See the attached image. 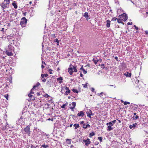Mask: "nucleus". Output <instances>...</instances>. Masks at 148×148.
<instances>
[{
  "label": "nucleus",
  "instance_id": "1",
  "mask_svg": "<svg viewBox=\"0 0 148 148\" xmlns=\"http://www.w3.org/2000/svg\"><path fill=\"white\" fill-rule=\"evenodd\" d=\"M77 68L76 65L73 66L72 64H70V67L68 69V71L70 75H72L74 72H76L77 71Z\"/></svg>",
  "mask_w": 148,
  "mask_h": 148
},
{
  "label": "nucleus",
  "instance_id": "2",
  "mask_svg": "<svg viewBox=\"0 0 148 148\" xmlns=\"http://www.w3.org/2000/svg\"><path fill=\"white\" fill-rule=\"evenodd\" d=\"M27 22V19L25 17L22 18L20 22V24L23 27L25 26Z\"/></svg>",
  "mask_w": 148,
  "mask_h": 148
},
{
  "label": "nucleus",
  "instance_id": "3",
  "mask_svg": "<svg viewBox=\"0 0 148 148\" xmlns=\"http://www.w3.org/2000/svg\"><path fill=\"white\" fill-rule=\"evenodd\" d=\"M119 18L122 19L123 21H125L127 19V15L125 13H123L119 16Z\"/></svg>",
  "mask_w": 148,
  "mask_h": 148
},
{
  "label": "nucleus",
  "instance_id": "4",
  "mask_svg": "<svg viewBox=\"0 0 148 148\" xmlns=\"http://www.w3.org/2000/svg\"><path fill=\"white\" fill-rule=\"evenodd\" d=\"M10 3H8L6 2L5 3L4 2H3L0 5L1 7L4 9L5 8H8L9 7V4Z\"/></svg>",
  "mask_w": 148,
  "mask_h": 148
},
{
  "label": "nucleus",
  "instance_id": "5",
  "mask_svg": "<svg viewBox=\"0 0 148 148\" xmlns=\"http://www.w3.org/2000/svg\"><path fill=\"white\" fill-rule=\"evenodd\" d=\"M24 131L26 134H29L30 133V128L29 126H27L24 129Z\"/></svg>",
  "mask_w": 148,
  "mask_h": 148
},
{
  "label": "nucleus",
  "instance_id": "6",
  "mask_svg": "<svg viewBox=\"0 0 148 148\" xmlns=\"http://www.w3.org/2000/svg\"><path fill=\"white\" fill-rule=\"evenodd\" d=\"M83 142L85 143V145L86 146H88L89 144L90 143V140L88 138L86 140H84Z\"/></svg>",
  "mask_w": 148,
  "mask_h": 148
},
{
  "label": "nucleus",
  "instance_id": "7",
  "mask_svg": "<svg viewBox=\"0 0 148 148\" xmlns=\"http://www.w3.org/2000/svg\"><path fill=\"white\" fill-rule=\"evenodd\" d=\"M65 89L66 90V91L65 92L64 94L66 95H67L69 94L70 93V90L69 88L66 87L65 88Z\"/></svg>",
  "mask_w": 148,
  "mask_h": 148
},
{
  "label": "nucleus",
  "instance_id": "8",
  "mask_svg": "<svg viewBox=\"0 0 148 148\" xmlns=\"http://www.w3.org/2000/svg\"><path fill=\"white\" fill-rule=\"evenodd\" d=\"M88 14V12H86L84 14V16L86 18L87 21H88V19L90 18H88L89 17Z\"/></svg>",
  "mask_w": 148,
  "mask_h": 148
},
{
  "label": "nucleus",
  "instance_id": "9",
  "mask_svg": "<svg viewBox=\"0 0 148 148\" xmlns=\"http://www.w3.org/2000/svg\"><path fill=\"white\" fill-rule=\"evenodd\" d=\"M106 26L108 28L110 27V21L109 20H107L106 21Z\"/></svg>",
  "mask_w": 148,
  "mask_h": 148
},
{
  "label": "nucleus",
  "instance_id": "10",
  "mask_svg": "<svg viewBox=\"0 0 148 148\" xmlns=\"http://www.w3.org/2000/svg\"><path fill=\"white\" fill-rule=\"evenodd\" d=\"M124 75L127 77H130L131 76L132 74L131 73H129L128 72H127L126 73L124 74Z\"/></svg>",
  "mask_w": 148,
  "mask_h": 148
},
{
  "label": "nucleus",
  "instance_id": "11",
  "mask_svg": "<svg viewBox=\"0 0 148 148\" xmlns=\"http://www.w3.org/2000/svg\"><path fill=\"white\" fill-rule=\"evenodd\" d=\"M6 54L9 56H12L13 55V53L9 51H7L6 52Z\"/></svg>",
  "mask_w": 148,
  "mask_h": 148
},
{
  "label": "nucleus",
  "instance_id": "12",
  "mask_svg": "<svg viewBox=\"0 0 148 148\" xmlns=\"http://www.w3.org/2000/svg\"><path fill=\"white\" fill-rule=\"evenodd\" d=\"M77 116H84V113L83 111H81L80 112L78 113Z\"/></svg>",
  "mask_w": 148,
  "mask_h": 148
},
{
  "label": "nucleus",
  "instance_id": "13",
  "mask_svg": "<svg viewBox=\"0 0 148 148\" xmlns=\"http://www.w3.org/2000/svg\"><path fill=\"white\" fill-rule=\"evenodd\" d=\"M137 125V123H135L134 124H133L132 125H130V129H132L133 127H135Z\"/></svg>",
  "mask_w": 148,
  "mask_h": 148
},
{
  "label": "nucleus",
  "instance_id": "14",
  "mask_svg": "<svg viewBox=\"0 0 148 148\" xmlns=\"http://www.w3.org/2000/svg\"><path fill=\"white\" fill-rule=\"evenodd\" d=\"M80 70H81L83 71V73L84 74H86L87 73V71L83 68V66H82L81 67L80 69Z\"/></svg>",
  "mask_w": 148,
  "mask_h": 148
},
{
  "label": "nucleus",
  "instance_id": "15",
  "mask_svg": "<svg viewBox=\"0 0 148 148\" xmlns=\"http://www.w3.org/2000/svg\"><path fill=\"white\" fill-rule=\"evenodd\" d=\"M15 1H14L13 3H12V5L14 6V8L15 9H16L17 8V4L16 3H15Z\"/></svg>",
  "mask_w": 148,
  "mask_h": 148
},
{
  "label": "nucleus",
  "instance_id": "16",
  "mask_svg": "<svg viewBox=\"0 0 148 148\" xmlns=\"http://www.w3.org/2000/svg\"><path fill=\"white\" fill-rule=\"evenodd\" d=\"M73 126L75 127V129H76L79 128V126L78 124H75L73 125Z\"/></svg>",
  "mask_w": 148,
  "mask_h": 148
},
{
  "label": "nucleus",
  "instance_id": "17",
  "mask_svg": "<svg viewBox=\"0 0 148 148\" xmlns=\"http://www.w3.org/2000/svg\"><path fill=\"white\" fill-rule=\"evenodd\" d=\"M113 128L110 125H108V131H110L113 130Z\"/></svg>",
  "mask_w": 148,
  "mask_h": 148
},
{
  "label": "nucleus",
  "instance_id": "18",
  "mask_svg": "<svg viewBox=\"0 0 148 148\" xmlns=\"http://www.w3.org/2000/svg\"><path fill=\"white\" fill-rule=\"evenodd\" d=\"M66 141L67 143L68 144H71V139H66Z\"/></svg>",
  "mask_w": 148,
  "mask_h": 148
},
{
  "label": "nucleus",
  "instance_id": "19",
  "mask_svg": "<svg viewBox=\"0 0 148 148\" xmlns=\"http://www.w3.org/2000/svg\"><path fill=\"white\" fill-rule=\"evenodd\" d=\"M85 126H84L83 127V128L84 129H86L88 127H90V125L89 124H87L86 125H85Z\"/></svg>",
  "mask_w": 148,
  "mask_h": 148
},
{
  "label": "nucleus",
  "instance_id": "20",
  "mask_svg": "<svg viewBox=\"0 0 148 148\" xmlns=\"http://www.w3.org/2000/svg\"><path fill=\"white\" fill-rule=\"evenodd\" d=\"M41 147L44 148H47L49 147V145L44 144L42 145Z\"/></svg>",
  "mask_w": 148,
  "mask_h": 148
},
{
  "label": "nucleus",
  "instance_id": "21",
  "mask_svg": "<svg viewBox=\"0 0 148 148\" xmlns=\"http://www.w3.org/2000/svg\"><path fill=\"white\" fill-rule=\"evenodd\" d=\"M76 103L75 102H73L72 103V108H74L76 106Z\"/></svg>",
  "mask_w": 148,
  "mask_h": 148
},
{
  "label": "nucleus",
  "instance_id": "22",
  "mask_svg": "<svg viewBox=\"0 0 148 148\" xmlns=\"http://www.w3.org/2000/svg\"><path fill=\"white\" fill-rule=\"evenodd\" d=\"M117 22L119 23H122L123 22L122 21V19L119 18V19H117Z\"/></svg>",
  "mask_w": 148,
  "mask_h": 148
},
{
  "label": "nucleus",
  "instance_id": "23",
  "mask_svg": "<svg viewBox=\"0 0 148 148\" xmlns=\"http://www.w3.org/2000/svg\"><path fill=\"white\" fill-rule=\"evenodd\" d=\"M86 113L87 114V116H88L90 118H91V116L90 115V113L89 111H87L86 112Z\"/></svg>",
  "mask_w": 148,
  "mask_h": 148
},
{
  "label": "nucleus",
  "instance_id": "24",
  "mask_svg": "<svg viewBox=\"0 0 148 148\" xmlns=\"http://www.w3.org/2000/svg\"><path fill=\"white\" fill-rule=\"evenodd\" d=\"M95 135V134L93 132H92L90 133V134H89L90 137H91L92 136H93Z\"/></svg>",
  "mask_w": 148,
  "mask_h": 148
},
{
  "label": "nucleus",
  "instance_id": "25",
  "mask_svg": "<svg viewBox=\"0 0 148 148\" xmlns=\"http://www.w3.org/2000/svg\"><path fill=\"white\" fill-rule=\"evenodd\" d=\"M104 94V93L103 92H101L100 93H98L97 95L99 96H100L101 97H102L101 95V94Z\"/></svg>",
  "mask_w": 148,
  "mask_h": 148
},
{
  "label": "nucleus",
  "instance_id": "26",
  "mask_svg": "<svg viewBox=\"0 0 148 148\" xmlns=\"http://www.w3.org/2000/svg\"><path fill=\"white\" fill-rule=\"evenodd\" d=\"M57 80L58 81H59V80L62 81L63 80V78L62 77H60L57 78Z\"/></svg>",
  "mask_w": 148,
  "mask_h": 148
},
{
  "label": "nucleus",
  "instance_id": "27",
  "mask_svg": "<svg viewBox=\"0 0 148 148\" xmlns=\"http://www.w3.org/2000/svg\"><path fill=\"white\" fill-rule=\"evenodd\" d=\"M72 91L73 92H76L77 93H78V91L77 90L75 89H73Z\"/></svg>",
  "mask_w": 148,
  "mask_h": 148
},
{
  "label": "nucleus",
  "instance_id": "28",
  "mask_svg": "<svg viewBox=\"0 0 148 148\" xmlns=\"http://www.w3.org/2000/svg\"><path fill=\"white\" fill-rule=\"evenodd\" d=\"M98 139L99 140L100 142L102 141V138L101 137H98Z\"/></svg>",
  "mask_w": 148,
  "mask_h": 148
},
{
  "label": "nucleus",
  "instance_id": "29",
  "mask_svg": "<svg viewBox=\"0 0 148 148\" xmlns=\"http://www.w3.org/2000/svg\"><path fill=\"white\" fill-rule=\"evenodd\" d=\"M109 124L111 126L113 125L112 122H110L108 123H107L106 124V125H109Z\"/></svg>",
  "mask_w": 148,
  "mask_h": 148
},
{
  "label": "nucleus",
  "instance_id": "30",
  "mask_svg": "<svg viewBox=\"0 0 148 148\" xmlns=\"http://www.w3.org/2000/svg\"><path fill=\"white\" fill-rule=\"evenodd\" d=\"M130 103L129 102L125 101L124 102V105H126L127 104H130Z\"/></svg>",
  "mask_w": 148,
  "mask_h": 148
},
{
  "label": "nucleus",
  "instance_id": "31",
  "mask_svg": "<svg viewBox=\"0 0 148 148\" xmlns=\"http://www.w3.org/2000/svg\"><path fill=\"white\" fill-rule=\"evenodd\" d=\"M89 111L90 113V115L91 116V115L93 116V115H94V113H92V111H91V110L90 109L89 110Z\"/></svg>",
  "mask_w": 148,
  "mask_h": 148
},
{
  "label": "nucleus",
  "instance_id": "32",
  "mask_svg": "<svg viewBox=\"0 0 148 148\" xmlns=\"http://www.w3.org/2000/svg\"><path fill=\"white\" fill-rule=\"evenodd\" d=\"M54 41L55 42H56L58 43H59V41L57 38L54 40Z\"/></svg>",
  "mask_w": 148,
  "mask_h": 148
},
{
  "label": "nucleus",
  "instance_id": "33",
  "mask_svg": "<svg viewBox=\"0 0 148 148\" xmlns=\"http://www.w3.org/2000/svg\"><path fill=\"white\" fill-rule=\"evenodd\" d=\"M117 18L116 17H114V18H113L112 19V20L111 21H116V20H117Z\"/></svg>",
  "mask_w": 148,
  "mask_h": 148
},
{
  "label": "nucleus",
  "instance_id": "34",
  "mask_svg": "<svg viewBox=\"0 0 148 148\" xmlns=\"http://www.w3.org/2000/svg\"><path fill=\"white\" fill-rule=\"evenodd\" d=\"M4 96L6 98L7 100H8V94L4 95Z\"/></svg>",
  "mask_w": 148,
  "mask_h": 148
},
{
  "label": "nucleus",
  "instance_id": "35",
  "mask_svg": "<svg viewBox=\"0 0 148 148\" xmlns=\"http://www.w3.org/2000/svg\"><path fill=\"white\" fill-rule=\"evenodd\" d=\"M8 3H10V1L9 0H4L3 2H4Z\"/></svg>",
  "mask_w": 148,
  "mask_h": 148
},
{
  "label": "nucleus",
  "instance_id": "36",
  "mask_svg": "<svg viewBox=\"0 0 148 148\" xmlns=\"http://www.w3.org/2000/svg\"><path fill=\"white\" fill-rule=\"evenodd\" d=\"M80 124H83V126H85L86 125L85 123H84V121H81L80 123Z\"/></svg>",
  "mask_w": 148,
  "mask_h": 148
},
{
  "label": "nucleus",
  "instance_id": "37",
  "mask_svg": "<svg viewBox=\"0 0 148 148\" xmlns=\"http://www.w3.org/2000/svg\"><path fill=\"white\" fill-rule=\"evenodd\" d=\"M31 93H30L28 95V96H29V97L30 98H32V95L31 94Z\"/></svg>",
  "mask_w": 148,
  "mask_h": 148
},
{
  "label": "nucleus",
  "instance_id": "38",
  "mask_svg": "<svg viewBox=\"0 0 148 148\" xmlns=\"http://www.w3.org/2000/svg\"><path fill=\"white\" fill-rule=\"evenodd\" d=\"M37 147H38V146L37 145L36 147H35L34 146L32 145H31V148H36Z\"/></svg>",
  "mask_w": 148,
  "mask_h": 148
},
{
  "label": "nucleus",
  "instance_id": "39",
  "mask_svg": "<svg viewBox=\"0 0 148 148\" xmlns=\"http://www.w3.org/2000/svg\"><path fill=\"white\" fill-rule=\"evenodd\" d=\"M134 27H135V29L136 30H138V28L137 27L136 25H134Z\"/></svg>",
  "mask_w": 148,
  "mask_h": 148
},
{
  "label": "nucleus",
  "instance_id": "40",
  "mask_svg": "<svg viewBox=\"0 0 148 148\" xmlns=\"http://www.w3.org/2000/svg\"><path fill=\"white\" fill-rule=\"evenodd\" d=\"M34 90H32V89H31V90L30 91V93L31 94H34V92L33 91Z\"/></svg>",
  "mask_w": 148,
  "mask_h": 148
},
{
  "label": "nucleus",
  "instance_id": "41",
  "mask_svg": "<svg viewBox=\"0 0 148 148\" xmlns=\"http://www.w3.org/2000/svg\"><path fill=\"white\" fill-rule=\"evenodd\" d=\"M114 59L116 60L117 61H119L118 59V58L117 56H115L114 57Z\"/></svg>",
  "mask_w": 148,
  "mask_h": 148
},
{
  "label": "nucleus",
  "instance_id": "42",
  "mask_svg": "<svg viewBox=\"0 0 148 148\" xmlns=\"http://www.w3.org/2000/svg\"><path fill=\"white\" fill-rule=\"evenodd\" d=\"M52 71V70L51 69H49V73L50 74H52V73L51 72Z\"/></svg>",
  "mask_w": 148,
  "mask_h": 148
},
{
  "label": "nucleus",
  "instance_id": "43",
  "mask_svg": "<svg viewBox=\"0 0 148 148\" xmlns=\"http://www.w3.org/2000/svg\"><path fill=\"white\" fill-rule=\"evenodd\" d=\"M101 66H102V68L103 69H104L105 68L104 64H102L101 65Z\"/></svg>",
  "mask_w": 148,
  "mask_h": 148
},
{
  "label": "nucleus",
  "instance_id": "44",
  "mask_svg": "<svg viewBox=\"0 0 148 148\" xmlns=\"http://www.w3.org/2000/svg\"><path fill=\"white\" fill-rule=\"evenodd\" d=\"M42 79V81L43 82H46V80L45 79V78H43V79Z\"/></svg>",
  "mask_w": 148,
  "mask_h": 148
},
{
  "label": "nucleus",
  "instance_id": "45",
  "mask_svg": "<svg viewBox=\"0 0 148 148\" xmlns=\"http://www.w3.org/2000/svg\"><path fill=\"white\" fill-rule=\"evenodd\" d=\"M44 75L45 77H47L48 75L47 73L44 74Z\"/></svg>",
  "mask_w": 148,
  "mask_h": 148
},
{
  "label": "nucleus",
  "instance_id": "46",
  "mask_svg": "<svg viewBox=\"0 0 148 148\" xmlns=\"http://www.w3.org/2000/svg\"><path fill=\"white\" fill-rule=\"evenodd\" d=\"M40 85V84L39 82H38L36 84V87H37V86H39Z\"/></svg>",
  "mask_w": 148,
  "mask_h": 148
},
{
  "label": "nucleus",
  "instance_id": "47",
  "mask_svg": "<svg viewBox=\"0 0 148 148\" xmlns=\"http://www.w3.org/2000/svg\"><path fill=\"white\" fill-rule=\"evenodd\" d=\"M132 22H131V23L128 22L127 23V25H132Z\"/></svg>",
  "mask_w": 148,
  "mask_h": 148
},
{
  "label": "nucleus",
  "instance_id": "48",
  "mask_svg": "<svg viewBox=\"0 0 148 148\" xmlns=\"http://www.w3.org/2000/svg\"><path fill=\"white\" fill-rule=\"evenodd\" d=\"M47 120H49V121L51 120L52 121H53V118L51 119L50 118H49L48 119H47Z\"/></svg>",
  "mask_w": 148,
  "mask_h": 148
},
{
  "label": "nucleus",
  "instance_id": "49",
  "mask_svg": "<svg viewBox=\"0 0 148 148\" xmlns=\"http://www.w3.org/2000/svg\"><path fill=\"white\" fill-rule=\"evenodd\" d=\"M65 105H64V104H63L62 106H61V107L62 108H65Z\"/></svg>",
  "mask_w": 148,
  "mask_h": 148
},
{
  "label": "nucleus",
  "instance_id": "50",
  "mask_svg": "<svg viewBox=\"0 0 148 148\" xmlns=\"http://www.w3.org/2000/svg\"><path fill=\"white\" fill-rule=\"evenodd\" d=\"M36 87V85H34L33 86V88L32 89V90H34V89Z\"/></svg>",
  "mask_w": 148,
  "mask_h": 148
},
{
  "label": "nucleus",
  "instance_id": "51",
  "mask_svg": "<svg viewBox=\"0 0 148 148\" xmlns=\"http://www.w3.org/2000/svg\"><path fill=\"white\" fill-rule=\"evenodd\" d=\"M91 90L92 92H94L95 90V89L94 88H91Z\"/></svg>",
  "mask_w": 148,
  "mask_h": 148
},
{
  "label": "nucleus",
  "instance_id": "52",
  "mask_svg": "<svg viewBox=\"0 0 148 148\" xmlns=\"http://www.w3.org/2000/svg\"><path fill=\"white\" fill-rule=\"evenodd\" d=\"M41 77H42V78H43L45 77L44 74H42L41 75Z\"/></svg>",
  "mask_w": 148,
  "mask_h": 148
},
{
  "label": "nucleus",
  "instance_id": "53",
  "mask_svg": "<svg viewBox=\"0 0 148 148\" xmlns=\"http://www.w3.org/2000/svg\"><path fill=\"white\" fill-rule=\"evenodd\" d=\"M139 117V116L138 115H136L135 117V119H138Z\"/></svg>",
  "mask_w": 148,
  "mask_h": 148
},
{
  "label": "nucleus",
  "instance_id": "54",
  "mask_svg": "<svg viewBox=\"0 0 148 148\" xmlns=\"http://www.w3.org/2000/svg\"><path fill=\"white\" fill-rule=\"evenodd\" d=\"M145 32L146 34H148V31L147 30L145 31Z\"/></svg>",
  "mask_w": 148,
  "mask_h": 148
},
{
  "label": "nucleus",
  "instance_id": "55",
  "mask_svg": "<svg viewBox=\"0 0 148 148\" xmlns=\"http://www.w3.org/2000/svg\"><path fill=\"white\" fill-rule=\"evenodd\" d=\"M83 85H84V87L85 88H87V84H86V85H84V84H83Z\"/></svg>",
  "mask_w": 148,
  "mask_h": 148
},
{
  "label": "nucleus",
  "instance_id": "56",
  "mask_svg": "<svg viewBox=\"0 0 148 148\" xmlns=\"http://www.w3.org/2000/svg\"><path fill=\"white\" fill-rule=\"evenodd\" d=\"M116 121V120H115L112 121V123H115Z\"/></svg>",
  "mask_w": 148,
  "mask_h": 148
},
{
  "label": "nucleus",
  "instance_id": "57",
  "mask_svg": "<svg viewBox=\"0 0 148 148\" xmlns=\"http://www.w3.org/2000/svg\"><path fill=\"white\" fill-rule=\"evenodd\" d=\"M37 95L38 96H39L40 95V92H37Z\"/></svg>",
  "mask_w": 148,
  "mask_h": 148
},
{
  "label": "nucleus",
  "instance_id": "58",
  "mask_svg": "<svg viewBox=\"0 0 148 148\" xmlns=\"http://www.w3.org/2000/svg\"><path fill=\"white\" fill-rule=\"evenodd\" d=\"M70 108L71 109V110L72 111H74V109H73L74 108H72V107H70Z\"/></svg>",
  "mask_w": 148,
  "mask_h": 148
},
{
  "label": "nucleus",
  "instance_id": "59",
  "mask_svg": "<svg viewBox=\"0 0 148 148\" xmlns=\"http://www.w3.org/2000/svg\"><path fill=\"white\" fill-rule=\"evenodd\" d=\"M41 67L42 69H43L45 67V66L43 65H42L41 66Z\"/></svg>",
  "mask_w": 148,
  "mask_h": 148
},
{
  "label": "nucleus",
  "instance_id": "60",
  "mask_svg": "<svg viewBox=\"0 0 148 148\" xmlns=\"http://www.w3.org/2000/svg\"><path fill=\"white\" fill-rule=\"evenodd\" d=\"M109 86H114V88H116V86L114 85H109Z\"/></svg>",
  "mask_w": 148,
  "mask_h": 148
},
{
  "label": "nucleus",
  "instance_id": "61",
  "mask_svg": "<svg viewBox=\"0 0 148 148\" xmlns=\"http://www.w3.org/2000/svg\"><path fill=\"white\" fill-rule=\"evenodd\" d=\"M42 64H45V65H46V63H45V62H44V61H42Z\"/></svg>",
  "mask_w": 148,
  "mask_h": 148
},
{
  "label": "nucleus",
  "instance_id": "62",
  "mask_svg": "<svg viewBox=\"0 0 148 148\" xmlns=\"http://www.w3.org/2000/svg\"><path fill=\"white\" fill-rule=\"evenodd\" d=\"M80 76L81 77H82L83 76V74L82 73H80Z\"/></svg>",
  "mask_w": 148,
  "mask_h": 148
},
{
  "label": "nucleus",
  "instance_id": "63",
  "mask_svg": "<svg viewBox=\"0 0 148 148\" xmlns=\"http://www.w3.org/2000/svg\"><path fill=\"white\" fill-rule=\"evenodd\" d=\"M94 62L95 64H96L97 63V62L95 60L94 61Z\"/></svg>",
  "mask_w": 148,
  "mask_h": 148
},
{
  "label": "nucleus",
  "instance_id": "64",
  "mask_svg": "<svg viewBox=\"0 0 148 148\" xmlns=\"http://www.w3.org/2000/svg\"><path fill=\"white\" fill-rule=\"evenodd\" d=\"M132 118L134 120H135V119H136L135 118V117L134 116H133L132 117Z\"/></svg>",
  "mask_w": 148,
  "mask_h": 148
}]
</instances>
